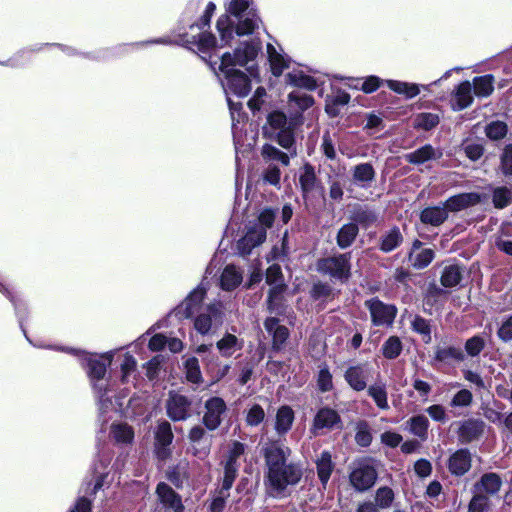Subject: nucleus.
Wrapping results in <instances>:
<instances>
[{"label":"nucleus","mask_w":512,"mask_h":512,"mask_svg":"<svg viewBox=\"0 0 512 512\" xmlns=\"http://www.w3.org/2000/svg\"><path fill=\"white\" fill-rule=\"evenodd\" d=\"M243 280L242 272L234 265H228L224 268L220 277V286L225 291H231L238 287Z\"/></svg>","instance_id":"32"},{"label":"nucleus","mask_w":512,"mask_h":512,"mask_svg":"<svg viewBox=\"0 0 512 512\" xmlns=\"http://www.w3.org/2000/svg\"><path fill=\"white\" fill-rule=\"evenodd\" d=\"M237 473V465H234L233 463H226L225 469H224V478L221 486V490H224L229 492L234 480L236 478Z\"/></svg>","instance_id":"62"},{"label":"nucleus","mask_w":512,"mask_h":512,"mask_svg":"<svg viewBox=\"0 0 512 512\" xmlns=\"http://www.w3.org/2000/svg\"><path fill=\"white\" fill-rule=\"evenodd\" d=\"M365 306L370 312L372 323L375 326H391L397 314L394 305L385 304L377 298L367 300Z\"/></svg>","instance_id":"11"},{"label":"nucleus","mask_w":512,"mask_h":512,"mask_svg":"<svg viewBox=\"0 0 512 512\" xmlns=\"http://www.w3.org/2000/svg\"><path fill=\"white\" fill-rule=\"evenodd\" d=\"M403 238L398 228L391 229L382 238L380 249L384 252H390L400 245Z\"/></svg>","instance_id":"50"},{"label":"nucleus","mask_w":512,"mask_h":512,"mask_svg":"<svg viewBox=\"0 0 512 512\" xmlns=\"http://www.w3.org/2000/svg\"><path fill=\"white\" fill-rule=\"evenodd\" d=\"M227 414V405L221 397H211L204 403L202 423L209 431L220 427Z\"/></svg>","instance_id":"9"},{"label":"nucleus","mask_w":512,"mask_h":512,"mask_svg":"<svg viewBox=\"0 0 512 512\" xmlns=\"http://www.w3.org/2000/svg\"><path fill=\"white\" fill-rule=\"evenodd\" d=\"M294 411L290 406H281L275 416L274 429L279 436L287 434L294 422Z\"/></svg>","instance_id":"26"},{"label":"nucleus","mask_w":512,"mask_h":512,"mask_svg":"<svg viewBox=\"0 0 512 512\" xmlns=\"http://www.w3.org/2000/svg\"><path fill=\"white\" fill-rule=\"evenodd\" d=\"M480 195L478 193H462L450 197L444 204L446 210L457 212L476 205L480 202Z\"/></svg>","instance_id":"24"},{"label":"nucleus","mask_w":512,"mask_h":512,"mask_svg":"<svg viewBox=\"0 0 512 512\" xmlns=\"http://www.w3.org/2000/svg\"><path fill=\"white\" fill-rule=\"evenodd\" d=\"M216 6L213 2H209L206 6L205 13L201 18L200 24L190 25V33L178 32L176 43L189 48L196 47L200 52H208L216 45V39L211 33L203 32L202 29L209 25L212 14Z\"/></svg>","instance_id":"3"},{"label":"nucleus","mask_w":512,"mask_h":512,"mask_svg":"<svg viewBox=\"0 0 512 512\" xmlns=\"http://www.w3.org/2000/svg\"><path fill=\"white\" fill-rule=\"evenodd\" d=\"M260 23V18L254 12L249 11L245 16L239 19L235 30L229 16L222 15L217 21V29L220 33L221 40L225 44H228L234 37V33L238 36L251 34L259 27Z\"/></svg>","instance_id":"5"},{"label":"nucleus","mask_w":512,"mask_h":512,"mask_svg":"<svg viewBox=\"0 0 512 512\" xmlns=\"http://www.w3.org/2000/svg\"><path fill=\"white\" fill-rule=\"evenodd\" d=\"M290 453L291 450L280 442L273 441L267 443L264 448V458L268 472L272 473L275 477L277 469H280V466L287 464V459Z\"/></svg>","instance_id":"12"},{"label":"nucleus","mask_w":512,"mask_h":512,"mask_svg":"<svg viewBox=\"0 0 512 512\" xmlns=\"http://www.w3.org/2000/svg\"><path fill=\"white\" fill-rule=\"evenodd\" d=\"M316 466L318 477L322 485L326 486L334 469L330 452L323 451L316 461Z\"/></svg>","instance_id":"38"},{"label":"nucleus","mask_w":512,"mask_h":512,"mask_svg":"<svg viewBox=\"0 0 512 512\" xmlns=\"http://www.w3.org/2000/svg\"><path fill=\"white\" fill-rule=\"evenodd\" d=\"M341 422L339 414L331 408L320 409L314 417L311 433L320 435L323 429H334Z\"/></svg>","instance_id":"17"},{"label":"nucleus","mask_w":512,"mask_h":512,"mask_svg":"<svg viewBox=\"0 0 512 512\" xmlns=\"http://www.w3.org/2000/svg\"><path fill=\"white\" fill-rule=\"evenodd\" d=\"M449 470L452 474L464 475L471 467V455L467 449H460L453 453L448 462Z\"/></svg>","instance_id":"22"},{"label":"nucleus","mask_w":512,"mask_h":512,"mask_svg":"<svg viewBox=\"0 0 512 512\" xmlns=\"http://www.w3.org/2000/svg\"><path fill=\"white\" fill-rule=\"evenodd\" d=\"M492 202L498 209L507 207L512 202V187H496L492 193Z\"/></svg>","instance_id":"48"},{"label":"nucleus","mask_w":512,"mask_h":512,"mask_svg":"<svg viewBox=\"0 0 512 512\" xmlns=\"http://www.w3.org/2000/svg\"><path fill=\"white\" fill-rule=\"evenodd\" d=\"M301 478L300 469L294 464H285L277 469L276 476L268 472L270 486L277 492H282L289 485H295Z\"/></svg>","instance_id":"13"},{"label":"nucleus","mask_w":512,"mask_h":512,"mask_svg":"<svg viewBox=\"0 0 512 512\" xmlns=\"http://www.w3.org/2000/svg\"><path fill=\"white\" fill-rule=\"evenodd\" d=\"M375 178V171L370 163H361L352 170V180L360 187H367Z\"/></svg>","instance_id":"33"},{"label":"nucleus","mask_w":512,"mask_h":512,"mask_svg":"<svg viewBox=\"0 0 512 512\" xmlns=\"http://www.w3.org/2000/svg\"><path fill=\"white\" fill-rule=\"evenodd\" d=\"M264 327L272 335L273 348L281 349L289 336L288 329L285 326L279 325V321L275 317L267 318L264 322Z\"/></svg>","instance_id":"25"},{"label":"nucleus","mask_w":512,"mask_h":512,"mask_svg":"<svg viewBox=\"0 0 512 512\" xmlns=\"http://www.w3.org/2000/svg\"><path fill=\"white\" fill-rule=\"evenodd\" d=\"M206 291L207 287L205 284L203 282L200 283L177 307V314L184 318L192 317L202 304Z\"/></svg>","instance_id":"15"},{"label":"nucleus","mask_w":512,"mask_h":512,"mask_svg":"<svg viewBox=\"0 0 512 512\" xmlns=\"http://www.w3.org/2000/svg\"><path fill=\"white\" fill-rule=\"evenodd\" d=\"M264 133L271 139H275L278 144L287 150L294 146V128L291 122H288L284 113L274 111L267 117V124L263 128Z\"/></svg>","instance_id":"4"},{"label":"nucleus","mask_w":512,"mask_h":512,"mask_svg":"<svg viewBox=\"0 0 512 512\" xmlns=\"http://www.w3.org/2000/svg\"><path fill=\"white\" fill-rule=\"evenodd\" d=\"M403 349L402 342L398 336H390L382 345L381 351L386 359L397 358Z\"/></svg>","instance_id":"46"},{"label":"nucleus","mask_w":512,"mask_h":512,"mask_svg":"<svg viewBox=\"0 0 512 512\" xmlns=\"http://www.w3.org/2000/svg\"><path fill=\"white\" fill-rule=\"evenodd\" d=\"M367 394L372 398L380 410H388V392L386 384L382 381L375 382L367 387Z\"/></svg>","instance_id":"31"},{"label":"nucleus","mask_w":512,"mask_h":512,"mask_svg":"<svg viewBox=\"0 0 512 512\" xmlns=\"http://www.w3.org/2000/svg\"><path fill=\"white\" fill-rule=\"evenodd\" d=\"M406 428L409 433L418 437L421 441H426L428 438L429 420L422 414L412 416L407 420Z\"/></svg>","instance_id":"30"},{"label":"nucleus","mask_w":512,"mask_h":512,"mask_svg":"<svg viewBox=\"0 0 512 512\" xmlns=\"http://www.w3.org/2000/svg\"><path fill=\"white\" fill-rule=\"evenodd\" d=\"M109 436L118 445L131 444L134 439L133 428L126 423H113L110 427Z\"/></svg>","instance_id":"27"},{"label":"nucleus","mask_w":512,"mask_h":512,"mask_svg":"<svg viewBox=\"0 0 512 512\" xmlns=\"http://www.w3.org/2000/svg\"><path fill=\"white\" fill-rule=\"evenodd\" d=\"M224 312L221 302L207 305L195 318L194 329L201 335H212L222 326Z\"/></svg>","instance_id":"6"},{"label":"nucleus","mask_w":512,"mask_h":512,"mask_svg":"<svg viewBox=\"0 0 512 512\" xmlns=\"http://www.w3.org/2000/svg\"><path fill=\"white\" fill-rule=\"evenodd\" d=\"M206 430L205 426L195 425L188 433L193 454L199 458L206 457L210 452L212 436L208 435Z\"/></svg>","instance_id":"14"},{"label":"nucleus","mask_w":512,"mask_h":512,"mask_svg":"<svg viewBox=\"0 0 512 512\" xmlns=\"http://www.w3.org/2000/svg\"><path fill=\"white\" fill-rule=\"evenodd\" d=\"M369 375L367 364H357L347 368L344 378L353 390L360 392L367 388Z\"/></svg>","instance_id":"18"},{"label":"nucleus","mask_w":512,"mask_h":512,"mask_svg":"<svg viewBox=\"0 0 512 512\" xmlns=\"http://www.w3.org/2000/svg\"><path fill=\"white\" fill-rule=\"evenodd\" d=\"M434 259V251L432 249H423L415 256L411 255L412 264L417 269L427 267Z\"/></svg>","instance_id":"58"},{"label":"nucleus","mask_w":512,"mask_h":512,"mask_svg":"<svg viewBox=\"0 0 512 512\" xmlns=\"http://www.w3.org/2000/svg\"><path fill=\"white\" fill-rule=\"evenodd\" d=\"M137 362L136 359L126 353L123 362L121 363V383L130 384L135 379Z\"/></svg>","instance_id":"45"},{"label":"nucleus","mask_w":512,"mask_h":512,"mask_svg":"<svg viewBox=\"0 0 512 512\" xmlns=\"http://www.w3.org/2000/svg\"><path fill=\"white\" fill-rule=\"evenodd\" d=\"M351 485L360 492L371 488L377 480V472L368 460H362L355 464L350 476Z\"/></svg>","instance_id":"10"},{"label":"nucleus","mask_w":512,"mask_h":512,"mask_svg":"<svg viewBox=\"0 0 512 512\" xmlns=\"http://www.w3.org/2000/svg\"><path fill=\"white\" fill-rule=\"evenodd\" d=\"M355 441L359 446L367 447L372 442L370 426L366 421H360L356 425Z\"/></svg>","instance_id":"52"},{"label":"nucleus","mask_w":512,"mask_h":512,"mask_svg":"<svg viewBox=\"0 0 512 512\" xmlns=\"http://www.w3.org/2000/svg\"><path fill=\"white\" fill-rule=\"evenodd\" d=\"M494 78L492 75H484L473 79L474 93L478 97H487L494 90Z\"/></svg>","instance_id":"44"},{"label":"nucleus","mask_w":512,"mask_h":512,"mask_svg":"<svg viewBox=\"0 0 512 512\" xmlns=\"http://www.w3.org/2000/svg\"><path fill=\"white\" fill-rule=\"evenodd\" d=\"M485 347V341L480 336L469 338L465 343V351L471 357L478 356Z\"/></svg>","instance_id":"61"},{"label":"nucleus","mask_w":512,"mask_h":512,"mask_svg":"<svg viewBox=\"0 0 512 512\" xmlns=\"http://www.w3.org/2000/svg\"><path fill=\"white\" fill-rule=\"evenodd\" d=\"M447 217L448 213L445 206L427 207L420 214L421 221L432 226L441 225Z\"/></svg>","instance_id":"35"},{"label":"nucleus","mask_w":512,"mask_h":512,"mask_svg":"<svg viewBox=\"0 0 512 512\" xmlns=\"http://www.w3.org/2000/svg\"><path fill=\"white\" fill-rule=\"evenodd\" d=\"M359 229L355 223H348L343 225L337 234V245L341 249H345L354 242L358 235Z\"/></svg>","instance_id":"43"},{"label":"nucleus","mask_w":512,"mask_h":512,"mask_svg":"<svg viewBox=\"0 0 512 512\" xmlns=\"http://www.w3.org/2000/svg\"><path fill=\"white\" fill-rule=\"evenodd\" d=\"M266 282L272 286L268 294V310L270 313L281 314L284 311L281 301L285 285L282 283V272L279 265L273 264L267 269Z\"/></svg>","instance_id":"8"},{"label":"nucleus","mask_w":512,"mask_h":512,"mask_svg":"<svg viewBox=\"0 0 512 512\" xmlns=\"http://www.w3.org/2000/svg\"><path fill=\"white\" fill-rule=\"evenodd\" d=\"M216 347L222 357H232L244 347V340L232 333H225L216 343Z\"/></svg>","instance_id":"23"},{"label":"nucleus","mask_w":512,"mask_h":512,"mask_svg":"<svg viewBox=\"0 0 512 512\" xmlns=\"http://www.w3.org/2000/svg\"><path fill=\"white\" fill-rule=\"evenodd\" d=\"M489 506V499L479 492L472 498L469 504V512H484Z\"/></svg>","instance_id":"64"},{"label":"nucleus","mask_w":512,"mask_h":512,"mask_svg":"<svg viewBox=\"0 0 512 512\" xmlns=\"http://www.w3.org/2000/svg\"><path fill=\"white\" fill-rule=\"evenodd\" d=\"M483 428L484 423L482 421L469 419L461 425L459 436L462 440L469 442L478 438L482 434Z\"/></svg>","instance_id":"41"},{"label":"nucleus","mask_w":512,"mask_h":512,"mask_svg":"<svg viewBox=\"0 0 512 512\" xmlns=\"http://www.w3.org/2000/svg\"><path fill=\"white\" fill-rule=\"evenodd\" d=\"M387 86L389 89H391L393 92L404 95L407 99H412L419 95L420 89L423 88L425 90H428L430 85H418L415 83H409V82H403L398 80H387L386 81Z\"/></svg>","instance_id":"28"},{"label":"nucleus","mask_w":512,"mask_h":512,"mask_svg":"<svg viewBox=\"0 0 512 512\" xmlns=\"http://www.w3.org/2000/svg\"><path fill=\"white\" fill-rule=\"evenodd\" d=\"M500 169L505 176H512V144L506 145L500 157Z\"/></svg>","instance_id":"60"},{"label":"nucleus","mask_w":512,"mask_h":512,"mask_svg":"<svg viewBox=\"0 0 512 512\" xmlns=\"http://www.w3.org/2000/svg\"><path fill=\"white\" fill-rule=\"evenodd\" d=\"M439 123L438 115L434 113H420L414 119V125L417 128L430 130Z\"/></svg>","instance_id":"55"},{"label":"nucleus","mask_w":512,"mask_h":512,"mask_svg":"<svg viewBox=\"0 0 512 512\" xmlns=\"http://www.w3.org/2000/svg\"><path fill=\"white\" fill-rule=\"evenodd\" d=\"M454 98L453 107L455 110H463L470 106L473 101L471 83L469 81L460 83L455 91Z\"/></svg>","instance_id":"36"},{"label":"nucleus","mask_w":512,"mask_h":512,"mask_svg":"<svg viewBox=\"0 0 512 512\" xmlns=\"http://www.w3.org/2000/svg\"><path fill=\"white\" fill-rule=\"evenodd\" d=\"M441 156L431 145H425L405 156L406 160L412 164H423L431 159Z\"/></svg>","instance_id":"42"},{"label":"nucleus","mask_w":512,"mask_h":512,"mask_svg":"<svg viewBox=\"0 0 512 512\" xmlns=\"http://www.w3.org/2000/svg\"><path fill=\"white\" fill-rule=\"evenodd\" d=\"M61 350L75 355L79 359L81 365L83 367H87V373L94 393L98 399L99 410L101 413L114 409V402L107 396L110 389L109 381L105 378L107 367L112 363L114 352L109 351L97 357L85 351L72 348H61Z\"/></svg>","instance_id":"2"},{"label":"nucleus","mask_w":512,"mask_h":512,"mask_svg":"<svg viewBox=\"0 0 512 512\" xmlns=\"http://www.w3.org/2000/svg\"><path fill=\"white\" fill-rule=\"evenodd\" d=\"M266 51L273 75L280 76L289 67V58L281 47L277 48L272 43L267 44Z\"/></svg>","instance_id":"20"},{"label":"nucleus","mask_w":512,"mask_h":512,"mask_svg":"<svg viewBox=\"0 0 512 512\" xmlns=\"http://www.w3.org/2000/svg\"><path fill=\"white\" fill-rule=\"evenodd\" d=\"M501 484V479L497 474L487 473L481 477L480 482L476 485V490L489 497L498 493Z\"/></svg>","instance_id":"34"},{"label":"nucleus","mask_w":512,"mask_h":512,"mask_svg":"<svg viewBox=\"0 0 512 512\" xmlns=\"http://www.w3.org/2000/svg\"><path fill=\"white\" fill-rule=\"evenodd\" d=\"M186 378L189 382L200 383L202 375L199 367L198 359L195 357L188 358L184 363Z\"/></svg>","instance_id":"53"},{"label":"nucleus","mask_w":512,"mask_h":512,"mask_svg":"<svg viewBox=\"0 0 512 512\" xmlns=\"http://www.w3.org/2000/svg\"><path fill=\"white\" fill-rule=\"evenodd\" d=\"M435 359L440 362H446L451 359L456 361H462L464 360V354L462 350L457 347H437L435 351Z\"/></svg>","instance_id":"49"},{"label":"nucleus","mask_w":512,"mask_h":512,"mask_svg":"<svg viewBox=\"0 0 512 512\" xmlns=\"http://www.w3.org/2000/svg\"><path fill=\"white\" fill-rule=\"evenodd\" d=\"M266 239V230L262 226L254 225L251 227L246 235L239 240L237 247L242 255H247L251 252L252 248L260 245Z\"/></svg>","instance_id":"19"},{"label":"nucleus","mask_w":512,"mask_h":512,"mask_svg":"<svg viewBox=\"0 0 512 512\" xmlns=\"http://www.w3.org/2000/svg\"><path fill=\"white\" fill-rule=\"evenodd\" d=\"M462 279L461 268L457 265H449L444 268L441 276V284L444 287H454L460 283Z\"/></svg>","instance_id":"47"},{"label":"nucleus","mask_w":512,"mask_h":512,"mask_svg":"<svg viewBox=\"0 0 512 512\" xmlns=\"http://www.w3.org/2000/svg\"><path fill=\"white\" fill-rule=\"evenodd\" d=\"M191 401L180 394H170L166 411L172 421H184L190 416Z\"/></svg>","instance_id":"16"},{"label":"nucleus","mask_w":512,"mask_h":512,"mask_svg":"<svg viewBox=\"0 0 512 512\" xmlns=\"http://www.w3.org/2000/svg\"><path fill=\"white\" fill-rule=\"evenodd\" d=\"M156 493L160 502L171 509L174 512H182L184 507L181 498L178 494L166 483H159L156 489Z\"/></svg>","instance_id":"21"},{"label":"nucleus","mask_w":512,"mask_h":512,"mask_svg":"<svg viewBox=\"0 0 512 512\" xmlns=\"http://www.w3.org/2000/svg\"><path fill=\"white\" fill-rule=\"evenodd\" d=\"M288 104L290 109L294 110L297 114H301L314 104L312 96L301 91H292L288 95Z\"/></svg>","instance_id":"37"},{"label":"nucleus","mask_w":512,"mask_h":512,"mask_svg":"<svg viewBox=\"0 0 512 512\" xmlns=\"http://www.w3.org/2000/svg\"><path fill=\"white\" fill-rule=\"evenodd\" d=\"M265 418V412L263 408L255 404L253 405L247 413L246 422L249 426H257L259 425Z\"/></svg>","instance_id":"63"},{"label":"nucleus","mask_w":512,"mask_h":512,"mask_svg":"<svg viewBox=\"0 0 512 512\" xmlns=\"http://www.w3.org/2000/svg\"><path fill=\"white\" fill-rule=\"evenodd\" d=\"M286 80L288 84L298 88H304L310 91L317 88L316 80L313 77L306 75L303 71L294 70L289 72L286 75Z\"/></svg>","instance_id":"39"},{"label":"nucleus","mask_w":512,"mask_h":512,"mask_svg":"<svg viewBox=\"0 0 512 512\" xmlns=\"http://www.w3.org/2000/svg\"><path fill=\"white\" fill-rule=\"evenodd\" d=\"M473 402V394L468 389L459 390L451 399L450 406L453 408H467Z\"/></svg>","instance_id":"56"},{"label":"nucleus","mask_w":512,"mask_h":512,"mask_svg":"<svg viewBox=\"0 0 512 512\" xmlns=\"http://www.w3.org/2000/svg\"><path fill=\"white\" fill-rule=\"evenodd\" d=\"M155 439L158 446L161 448H158V455L161 458L166 457L167 452L166 448L172 443L173 441V433L171 429V425L167 421L160 422L157 426L156 432H155Z\"/></svg>","instance_id":"29"},{"label":"nucleus","mask_w":512,"mask_h":512,"mask_svg":"<svg viewBox=\"0 0 512 512\" xmlns=\"http://www.w3.org/2000/svg\"><path fill=\"white\" fill-rule=\"evenodd\" d=\"M411 327L414 332L419 333L423 336L425 343L431 341V329L428 321L420 316H415L411 321Z\"/></svg>","instance_id":"57"},{"label":"nucleus","mask_w":512,"mask_h":512,"mask_svg":"<svg viewBox=\"0 0 512 512\" xmlns=\"http://www.w3.org/2000/svg\"><path fill=\"white\" fill-rule=\"evenodd\" d=\"M351 254L344 253L323 258L318 261L317 269L331 278L345 282L351 275Z\"/></svg>","instance_id":"7"},{"label":"nucleus","mask_w":512,"mask_h":512,"mask_svg":"<svg viewBox=\"0 0 512 512\" xmlns=\"http://www.w3.org/2000/svg\"><path fill=\"white\" fill-rule=\"evenodd\" d=\"M506 133L507 125L501 121L492 122L486 127V135L492 140L502 139Z\"/></svg>","instance_id":"59"},{"label":"nucleus","mask_w":512,"mask_h":512,"mask_svg":"<svg viewBox=\"0 0 512 512\" xmlns=\"http://www.w3.org/2000/svg\"><path fill=\"white\" fill-rule=\"evenodd\" d=\"M261 155L266 160L279 161L284 166H288L290 163V158H289L288 154L280 151L279 149H277L276 147H274L270 144H265L262 147Z\"/></svg>","instance_id":"51"},{"label":"nucleus","mask_w":512,"mask_h":512,"mask_svg":"<svg viewBox=\"0 0 512 512\" xmlns=\"http://www.w3.org/2000/svg\"><path fill=\"white\" fill-rule=\"evenodd\" d=\"M394 500V492L389 487H380L377 489L375 494V505L378 508L386 509L389 508Z\"/></svg>","instance_id":"54"},{"label":"nucleus","mask_w":512,"mask_h":512,"mask_svg":"<svg viewBox=\"0 0 512 512\" xmlns=\"http://www.w3.org/2000/svg\"><path fill=\"white\" fill-rule=\"evenodd\" d=\"M259 51L258 42H244L233 54L225 53L221 57L218 70L224 75L222 86L226 95L234 94L238 97L248 95L251 87L247 76L236 67H242L253 61Z\"/></svg>","instance_id":"1"},{"label":"nucleus","mask_w":512,"mask_h":512,"mask_svg":"<svg viewBox=\"0 0 512 512\" xmlns=\"http://www.w3.org/2000/svg\"><path fill=\"white\" fill-rule=\"evenodd\" d=\"M299 183L304 197H308L317 188V177L311 165H305L300 173Z\"/></svg>","instance_id":"40"}]
</instances>
